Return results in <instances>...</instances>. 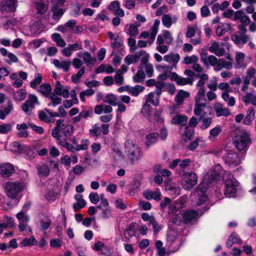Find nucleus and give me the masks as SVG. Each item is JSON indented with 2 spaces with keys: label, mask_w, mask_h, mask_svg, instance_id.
Segmentation results:
<instances>
[{
  "label": "nucleus",
  "mask_w": 256,
  "mask_h": 256,
  "mask_svg": "<svg viewBox=\"0 0 256 256\" xmlns=\"http://www.w3.org/2000/svg\"><path fill=\"white\" fill-rule=\"evenodd\" d=\"M56 126L52 130V135L56 140L57 143L61 145L69 140L75 144L74 138L60 132V128L63 126L62 125V120H56Z\"/></svg>",
  "instance_id": "5"
},
{
  "label": "nucleus",
  "mask_w": 256,
  "mask_h": 256,
  "mask_svg": "<svg viewBox=\"0 0 256 256\" xmlns=\"http://www.w3.org/2000/svg\"><path fill=\"white\" fill-rule=\"evenodd\" d=\"M196 76L197 78H200L196 84V88L204 87L205 81L208 78V75L205 73H198Z\"/></svg>",
  "instance_id": "45"
},
{
  "label": "nucleus",
  "mask_w": 256,
  "mask_h": 256,
  "mask_svg": "<svg viewBox=\"0 0 256 256\" xmlns=\"http://www.w3.org/2000/svg\"><path fill=\"white\" fill-rule=\"evenodd\" d=\"M54 92L58 96H62L64 98H68L70 96V92L67 87L62 85L59 81H56L54 84Z\"/></svg>",
  "instance_id": "13"
},
{
  "label": "nucleus",
  "mask_w": 256,
  "mask_h": 256,
  "mask_svg": "<svg viewBox=\"0 0 256 256\" xmlns=\"http://www.w3.org/2000/svg\"><path fill=\"white\" fill-rule=\"evenodd\" d=\"M198 181V177L195 173H186L182 182V185L184 188L186 190L192 189L196 184Z\"/></svg>",
  "instance_id": "8"
},
{
  "label": "nucleus",
  "mask_w": 256,
  "mask_h": 256,
  "mask_svg": "<svg viewBox=\"0 0 256 256\" xmlns=\"http://www.w3.org/2000/svg\"><path fill=\"white\" fill-rule=\"evenodd\" d=\"M189 96L190 93L184 90H180L176 96L175 101L178 104H182L184 100L189 97Z\"/></svg>",
  "instance_id": "31"
},
{
  "label": "nucleus",
  "mask_w": 256,
  "mask_h": 256,
  "mask_svg": "<svg viewBox=\"0 0 256 256\" xmlns=\"http://www.w3.org/2000/svg\"><path fill=\"white\" fill-rule=\"evenodd\" d=\"M140 26V24L136 22L133 24L126 26V32L130 36H136L138 34V28Z\"/></svg>",
  "instance_id": "39"
},
{
  "label": "nucleus",
  "mask_w": 256,
  "mask_h": 256,
  "mask_svg": "<svg viewBox=\"0 0 256 256\" xmlns=\"http://www.w3.org/2000/svg\"><path fill=\"white\" fill-rule=\"evenodd\" d=\"M180 59L178 54L170 53L164 56V61L166 62L173 66H175Z\"/></svg>",
  "instance_id": "20"
},
{
  "label": "nucleus",
  "mask_w": 256,
  "mask_h": 256,
  "mask_svg": "<svg viewBox=\"0 0 256 256\" xmlns=\"http://www.w3.org/2000/svg\"><path fill=\"white\" fill-rule=\"evenodd\" d=\"M22 110L27 115H30L32 110L34 108V106L26 100L22 106Z\"/></svg>",
  "instance_id": "54"
},
{
  "label": "nucleus",
  "mask_w": 256,
  "mask_h": 256,
  "mask_svg": "<svg viewBox=\"0 0 256 256\" xmlns=\"http://www.w3.org/2000/svg\"><path fill=\"white\" fill-rule=\"evenodd\" d=\"M176 17L172 16L168 14H164L162 17V24L166 28H170L172 24L176 22Z\"/></svg>",
  "instance_id": "24"
},
{
  "label": "nucleus",
  "mask_w": 256,
  "mask_h": 256,
  "mask_svg": "<svg viewBox=\"0 0 256 256\" xmlns=\"http://www.w3.org/2000/svg\"><path fill=\"white\" fill-rule=\"evenodd\" d=\"M82 59L83 63L84 62L88 66L94 65L96 62V58L92 56L88 52H84Z\"/></svg>",
  "instance_id": "30"
},
{
  "label": "nucleus",
  "mask_w": 256,
  "mask_h": 256,
  "mask_svg": "<svg viewBox=\"0 0 256 256\" xmlns=\"http://www.w3.org/2000/svg\"><path fill=\"white\" fill-rule=\"evenodd\" d=\"M136 223H132L129 225L128 228L124 231V234L126 240H129L132 237L135 236L136 232Z\"/></svg>",
  "instance_id": "35"
},
{
  "label": "nucleus",
  "mask_w": 256,
  "mask_h": 256,
  "mask_svg": "<svg viewBox=\"0 0 256 256\" xmlns=\"http://www.w3.org/2000/svg\"><path fill=\"white\" fill-rule=\"evenodd\" d=\"M230 29V24L227 23H224L217 27L216 32L218 36H220L225 32H228Z\"/></svg>",
  "instance_id": "49"
},
{
  "label": "nucleus",
  "mask_w": 256,
  "mask_h": 256,
  "mask_svg": "<svg viewBox=\"0 0 256 256\" xmlns=\"http://www.w3.org/2000/svg\"><path fill=\"white\" fill-rule=\"evenodd\" d=\"M34 79L30 82V86L32 88H36L42 82V76L39 73H36Z\"/></svg>",
  "instance_id": "61"
},
{
  "label": "nucleus",
  "mask_w": 256,
  "mask_h": 256,
  "mask_svg": "<svg viewBox=\"0 0 256 256\" xmlns=\"http://www.w3.org/2000/svg\"><path fill=\"white\" fill-rule=\"evenodd\" d=\"M114 80L116 84L118 86L122 85L124 83V78L123 73L120 70H118L116 72L114 77Z\"/></svg>",
  "instance_id": "57"
},
{
  "label": "nucleus",
  "mask_w": 256,
  "mask_h": 256,
  "mask_svg": "<svg viewBox=\"0 0 256 256\" xmlns=\"http://www.w3.org/2000/svg\"><path fill=\"white\" fill-rule=\"evenodd\" d=\"M89 132L92 136H98L100 135L101 133L106 135L109 132V125L108 124L100 125L98 124H96L89 130Z\"/></svg>",
  "instance_id": "12"
},
{
  "label": "nucleus",
  "mask_w": 256,
  "mask_h": 256,
  "mask_svg": "<svg viewBox=\"0 0 256 256\" xmlns=\"http://www.w3.org/2000/svg\"><path fill=\"white\" fill-rule=\"evenodd\" d=\"M166 72V74H161V80H166L168 76H170L172 80L177 82L179 76L175 72H171L172 67H167Z\"/></svg>",
  "instance_id": "40"
},
{
  "label": "nucleus",
  "mask_w": 256,
  "mask_h": 256,
  "mask_svg": "<svg viewBox=\"0 0 256 256\" xmlns=\"http://www.w3.org/2000/svg\"><path fill=\"white\" fill-rule=\"evenodd\" d=\"M197 93L194 98V101H206V90L205 87L197 88Z\"/></svg>",
  "instance_id": "48"
},
{
  "label": "nucleus",
  "mask_w": 256,
  "mask_h": 256,
  "mask_svg": "<svg viewBox=\"0 0 256 256\" xmlns=\"http://www.w3.org/2000/svg\"><path fill=\"white\" fill-rule=\"evenodd\" d=\"M209 50L218 56H222L224 54V48L220 47L219 44L215 42H212V46L209 48Z\"/></svg>",
  "instance_id": "26"
},
{
  "label": "nucleus",
  "mask_w": 256,
  "mask_h": 256,
  "mask_svg": "<svg viewBox=\"0 0 256 256\" xmlns=\"http://www.w3.org/2000/svg\"><path fill=\"white\" fill-rule=\"evenodd\" d=\"M244 54L240 52H236L235 56V60L236 62L235 68H245L246 66V64L244 62Z\"/></svg>",
  "instance_id": "25"
},
{
  "label": "nucleus",
  "mask_w": 256,
  "mask_h": 256,
  "mask_svg": "<svg viewBox=\"0 0 256 256\" xmlns=\"http://www.w3.org/2000/svg\"><path fill=\"white\" fill-rule=\"evenodd\" d=\"M173 42V38L170 32L168 30H163L162 36H161V44L166 42L168 44H170Z\"/></svg>",
  "instance_id": "47"
},
{
  "label": "nucleus",
  "mask_w": 256,
  "mask_h": 256,
  "mask_svg": "<svg viewBox=\"0 0 256 256\" xmlns=\"http://www.w3.org/2000/svg\"><path fill=\"white\" fill-rule=\"evenodd\" d=\"M232 42L237 44L240 48L246 44L249 39V36L247 34H233L231 36Z\"/></svg>",
  "instance_id": "16"
},
{
  "label": "nucleus",
  "mask_w": 256,
  "mask_h": 256,
  "mask_svg": "<svg viewBox=\"0 0 256 256\" xmlns=\"http://www.w3.org/2000/svg\"><path fill=\"white\" fill-rule=\"evenodd\" d=\"M144 89L143 86L140 85H136L134 87L130 88L129 93L134 96H137L139 94L142 92Z\"/></svg>",
  "instance_id": "58"
},
{
  "label": "nucleus",
  "mask_w": 256,
  "mask_h": 256,
  "mask_svg": "<svg viewBox=\"0 0 256 256\" xmlns=\"http://www.w3.org/2000/svg\"><path fill=\"white\" fill-rule=\"evenodd\" d=\"M74 198L76 200V202L74 203L72 206V208L74 211H78L86 206V202L83 198L82 194H75Z\"/></svg>",
  "instance_id": "23"
},
{
  "label": "nucleus",
  "mask_w": 256,
  "mask_h": 256,
  "mask_svg": "<svg viewBox=\"0 0 256 256\" xmlns=\"http://www.w3.org/2000/svg\"><path fill=\"white\" fill-rule=\"evenodd\" d=\"M62 125L63 126L60 128V132L72 137L74 132L72 126L64 124L63 120H62Z\"/></svg>",
  "instance_id": "41"
},
{
  "label": "nucleus",
  "mask_w": 256,
  "mask_h": 256,
  "mask_svg": "<svg viewBox=\"0 0 256 256\" xmlns=\"http://www.w3.org/2000/svg\"><path fill=\"white\" fill-rule=\"evenodd\" d=\"M26 90L21 88L14 92L13 97L16 100L22 101L26 98Z\"/></svg>",
  "instance_id": "50"
},
{
  "label": "nucleus",
  "mask_w": 256,
  "mask_h": 256,
  "mask_svg": "<svg viewBox=\"0 0 256 256\" xmlns=\"http://www.w3.org/2000/svg\"><path fill=\"white\" fill-rule=\"evenodd\" d=\"M158 136L159 134L158 133H152L147 135L146 145L148 146L158 141Z\"/></svg>",
  "instance_id": "53"
},
{
  "label": "nucleus",
  "mask_w": 256,
  "mask_h": 256,
  "mask_svg": "<svg viewBox=\"0 0 256 256\" xmlns=\"http://www.w3.org/2000/svg\"><path fill=\"white\" fill-rule=\"evenodd\" d=\"M171 179L168 178L165 181V190L170 194L172 196H177L180 194V188L176 186L174 184L170 183Z\"/></svg>",
  "instance_id": "19"
},
{
  "label": "nucleus",
  "mask_w": 256,
  "mask_h": 256,
  "mask_svg": "<svg viewBox=\"0 0 256 256\" xmlns=\"http://www.w3.org/2000/svg\"><path fill=\"white\" fill-rule=\"evenodd\" d=\"M14 110V105L12 100L7 102L6 105L4 110H0V119L4 120Z\"/></svg>",
  "instance_id": "22"
},
{
  "label": "nucleus",
  "mask_w": 256,
  "mask_h": 256,
  "mask_svg": "<svg viewBox=\"0 0 256 256\" xmlns=\"http://www.w3.org/2000/svg\"><path fill=\"white\" fill-rule=\"evenodd\" d=\"M198 213L194 210H187L182 214L183 220L186 224L190 223L198 218Z\"/></svg>",
  "instance_id": "18"
},
{
  "label": "nucleus",
  "mask_w": 256,
  "mask_h": 256,
  "mask_svg": "<svg viewBox=\"0 0 256 256\" xmlns=\"http://www.w3.org/2000/svg\"><path fill=\"white\" fill-rule=\"evenodd\" d=\"M186 198L184 197L180 198L172 204L170 208V210L171 212L174 213L178 210L182 208L186 202Z\"/></svg>",
  "instance_id": "28"
},
{
  "label": "nucleus",
  "mask_w": 256,
  "mask_h": 256,
  "mask_svg": "<svg viewBox=\"0 0 256 256\" xmlns=\"http://www.w3.org/2000/svg\"><path fill=\"white\" fill-rule=\"evenodd\" d=\"M152 108L146 102L142 105L141 112L144 117L148 118L150 122L154 120L158 122L160 120V112L158 111H155L153 116H152L150 112Z\"/></svg>",
  "instance_id": "11"
},
{
  "label": "nucleus",
  "mask_w": 256,
  "mask_h": 256,
  "mask_svg": "<svg viewBox=\"0 0 256 256\" xmlns=\"http://www.w3.org/2000/svg\"><path fill=\"white\" fill-rule=\"evenodd\" d=\"M188 120L187 116L178 114L174 116L172 122L174 124L185 126L187 124Z\"/></svg>",
  "instance_id": "37"
},
{
  "label": "nucleus",
  "mask_w": 256,
  "mask_h": 256,
  "mask_svg": "<svg viewBox=\"0 0 256 256\" xmlns=\"http://www.w3.org/2000/svg\"><path fill=\"white\" fill-rule=\"evenodd\" d=\"M222 98L226 102L229 106H233L235 104V98L234 96H230L228 92L224 91L222 93Z\"/></svg>",
  "instance_id": "44"
},
{
  "label": "nucleus",
  "mask_w": 256,
  "mask_h": 256,
  "mask_svg": "<svg viewBox=\"0 0 256 256\" xmlns=\"http://www.w3.org/2000/svg\"><path fill=\"white\" fill-rule=\"evenodd\" d=\"M36 170H38V174L41 177L48 176L50 173L48 166L44 164H41L37 166Z\"/></svg>",
  "instance_id": "38"
},
{
  "label": "nucleus",
  "mask_w": 256,
  "mask_h": 256,
  "mask_svg": "<svg viewBox=\"0 0 256 256\" xmlns=\"http://www.w3.org/2000/svg\"><path fill=\"white\" fill-rule=\"evenodd\" d=\"M143 195L148 200L152 199L156 200H160V193L158 190L152 192L146 190L144 192Z\"/></svg>",
  "instance_id": "34"
},
{
  "label": "nucleus",
  "mask_w": 256,
  "mask_h": 256,
  "mask_svg": "<svg viewBox=\"0 0 256 256\" xmlns=\"http://www.w3.org/2000/svg\"><path fill=\"white\" fill-rule=\"evenodd\" d=\"M85 72V68L84 66L78 71V72L72 76V80L75 84H78L80 82V79Z\"/></svg>",
  "instance_id": "59"
},
{
  "label": "nucleus",
  "mask_w": 256,
  "mask_h": 256,
  "mask_svg": "<svg viewBox=\"0 0 256 256\" xmlns=\"http://www.w3.org/2000/svg\"><path fill=\"white\" fill-rule=\"evenodd\" d=\"M25 184L19 182H9L6 184L4 190L6 196L10 198H16L22 192Z\"/></svg>",
  "instance_id": "3"
},
{
  "label": "nucleus",
  "mask_w": 256,
  "mask_h": 256,
  "mask_svg": "<svg viewBox=\"0 0 256 256\" xmlns=\"http://www.w3.org/2000/svg\"><path fill=\"white\" fill-rule=\"evenodd\" d=\"M52 11L53 13L52 18L55 20H58L64 12V10L57 5L52 7Z\"/></svg>",
  "instance_id": "42"
},
{
  "label": "nucleus",
  "mask_w": 256,
  "mask_h": 256,
  "mask_svg": "<svg viewBox=\"0 0 256 256\" xmlns=\"http://www.w3.org/2000/svg\"><path fill=\"white\" fill-rule=\"evenodd\" d=\"M117 97L113 94H108L103 98L104 102L112 106L116 105Z\"/></svg>",
  "instance_id": "52"
},
{
  "label": "nucleus",
  "mask_w": 256,
  "mask_h": 256,
  "mask_svg": "<svg viewBox=\"0 0 256 256\" xmlns=\"http://www.w3.org/2000/svg\"><path fill=\"white\" fill-rule=\"evenodd\" d=\"M76 20H70L65 23V26L67 28L68 32L78 34L83 30V28L81 26H76Z\"/></svg>",
  "instance_id": "17"
},
{
  "label": "nucleus",
  "mask_w": 256,
  "mask_h": 256,
  "mask_svg": "<svg viewBox=\"0 0 256 256\" xmlns=\"http://www.w3.org/2000/svg\"><path fill=\"white\" fill-rule=\"evenodd\" d=\"M14 171V166L10 164H4L0 166V174L4 177H8Z\"/></svg>",
  "instance_id": "21"
},
{
  "label": "nucleus",
  "mask_w": 256,
  "mask_h": 256,
  "mask_svg": "<svg viewBox=\"0 0 256 256\" xmlns=\"http://www.w3.org/2000/svg\"><path fill=\"white\" fill-rule=\"evenodd\" d=\"M206 101H195L194 112V114L202 118L206 117L208 113H210L212 109L206 103Z\"/></svg>",
  "instance_id": "7"
},
{
  "label": "nucleus",
  "mask_w": 256,
  "mask_h": 256,
  "mask_svg": "<svg viewBox=\"0 0 256 256\" xmlns=\"http://www.w3.org/2000/svg\"><path fill=\"white\" fill-rule=\"evenodd\" d=\"M223 158L225 164L230 166H238L240 162L238 154L232 150L227 152L224 156Z\"/></svg>",
  "instance_id": "10"
},
{
  "label": "nucleus",
  "mask_w": 256,
  "mask_h": 256,
  "mask_svg": "<svg viewBox=\"0 0 256 256\" xmlns=\"http://www.w3.org/2000/svg\"><path fill=\"white\" fill-rule=\"evenodd\" d=\"M221 132L222 129L219 126L214 127L210 130L208 138L211 140H214Z\"/></svg>",
  "instance_id": "56"
},
{
  "label": "nucleus",
  "mask_w": 256,
  "mask_h": 256,
  "mask_svg": "<svg viewBox=\"0 0 256 256\" xmlns=\"http://www.w3.org/2000/svg\"><path fill=\"white\" fill-rule=\"evenodd\" d=\"M37 91L46 97H48L51 93L52 88L48 84H43L38 86Z\"/></svg>",
  "instance_id": "36"
},
{
  "label": "nucleus",
  "mask_w": 256,
  "mask_h": 256,
  "mask_svg": "<svg viewBox=\"0 0 256 256\" xmlns=\"http://www.w3.org/2000/svg\"><path fill=\"white\" fill-rule=\"evenodd\" d=\"M16 129L19 131L16 136L20 138H27L28 136V132L26 130L28 128V124L22 123L16 125Z\"/></svg>",
  "instance_id": "27"
},
{
  "label": "nucleus",
  "mask_w": 256,
  "mask_h": 256,
  "mask_svg": "<svg viewBox=\"0 0 256 256\" xmlns=\"http://www.w3.org/2000/svg\"><path fill=\"white\" fill-rule=\"evenodd\" d=\"M198 58L196 55H192L190 56H186L184 57L182 62L186 64H194L196 62H198Z\"/></svg>",
  "instance_id": "63"
},
{
  "label": "nucleus",
  "mask_w": 256,
  "mask_h": 256,
  "mask_svg": "<svg viewBox=\"0 0 256 256\" xmlns=\"http://www.w3.org/2000/svg\"><path fill=\"white\" fill-rule=\"evenodd\" d=\"M214 109L218 117L222 116H228L230 114V112L228 108L224 106L220 102L215 103L214 106Z\"/></svg>",
  "instance_id": "14"
},
{
  "label": "nucleus",
  "mask_w": 256,
  "mask_h": 256,
  "mask_svg": "<svg viewBox=\"0 0 256 256\" xmlns=\"http://www.w3.org/2000/svg\"><path fill=\"white\" fill-rule=\"evenodd\" d=\"M162 90L167 92L170 94H173L175 92L176 88L173 84L161 82V91Z\"/></svg>",
  "instance_id": "51"
},
{
  "label": "nucleus",
  "mask_w": 256,
  "mask_h": 256,
  "mask_svg": "<svg viewBox=\"0 0 256 256\" xmlns=\"http://www.w3.org/2000/svg\"><path fill=\"white\" fill-rule=\"evenodd\" d=\"M139 51L134 54L128 55L124 58V62L128 65L136 63L139 60Z\"/></svg>",
  "instance_id": "43"
},
{
  "label": "nucleus",
  "mask_w": 256,
  "mask_h": 256,
  "mask_svg": "<svg viewBox=\"0 0 256 256\" xmlns=\"http://www.w3.org/2000/svg\"><path fill=\"white\" fill-rule=\"evenodd\" d=\"M240 242V240L238 236L236 234H231L228 242H226V246L230 248L232 247V244L236 243L239 244Z\"/></svg>",
  "instance_id": "60"
},
{
  "label": "nucleus",
  "mask_w": 256,
  "mask_h": 256,
  "mask_svg": "<svg viewBox=\"0 0 256 256\" xmlns=\"http://www.w3.org/2000/svg\"><path fill=\"white\" fill-rule=\"evenodd\" d=\"M53 64L58 68H62L64 72H66L69 70L71 62L68 60H62L60 62L56 59L54 60Z\"/></svg>",
  "instance_id": "29"
},
{
  "label": "nucleus",
  "mask_w": 256,
  "mask_h": 256,
  "mask_svg": "<svg viewBox=\"0 0 256 256\" xmlns=\"http://www.w3.org/2000/svg\"><path fill=\"white\" fill-rule=\"evenodd\" d=\"M35 6L40 14H44L48 10V6L43 1H40L35 3Z\"/></svg>",
  "instance_id": "55"
},
{
  "label": "nucleus",
  "mask_w": 256,
  "mask_h": 256,
  "mask_svg": "<svg viewBox=\"0 0 256 256\" xmlns=\"http://www.w3.org/2000/svg\"><path fill=\"white\" fill-rule=\"evenodd\" d=\"M224 173V170L219 164H215L208 170L194 193V195L198 197L196 202L198 206H202L206 201L208 198L206 190L210 187V184L214 180L223 178Z\"/></svg>",
  "instance_id": "1"
},
{
  "label": "nucleus",
  "mask_w": 256,
  "mask_h": 256,
  "mask_svg": "<svg viewBox=\"0 0 256 256\" xmlns=\"http://www.w3.org/2000/svg\"><path fill=\"white\" fill-rule=\"evenodd\" d=\"M36 224L37 228L42 231L48 230L52 224L50 218L44 214H39L36 218Z\"/></svg>",
  "instance_id": "9"
},
{
  "label": "nucleus",
  "mask_w": 256,
  "mask_h": 256,
  "mask_svg": "<svg viewBox=\"0 0 256 256\" xmlns=\"http://www.w3.org/2000/svg\"><path fill=\"white\" fill-rule=\"evenodd\" d=\"M240 188V184L235 178L227 179L225 182L224 194L226 197H234Z\"/></svg>",
  "instance_id": "6"
},
{
  "label": "nucleus",
  "mask_w": 256,
  "mask_h": 256,
  "mask_svg": "<svg viewBox=\"0 0 256 256\" xmlns=\"http://www.w3.org/2000/svg\"><path fill=\"white\" fill-rule=\"evenodd\" d=\"M208 60L209 62L208 63V66L210 65L213 66L216 71H220L222 68V66L220 59L218 60L214 56L210 57Z\"/></svg>",
  "instance_id": "32"
},
{
  "label": "nucleus",
  "mask_w": 256,
  "mask_h": 256,
  "mask_svg": "<svg viewBox=\"0 0 256 256\" xmlns=\"http://www.w3.org/2000/svg\"><path fill=\"white\" fill-rule=\"evenodd\" d=\"M48 96L52 100V104L53 106H56L62 102V98L58 97V95L54 92L50 93Z\"/></svg>",
  "instance_id": "64"
},
{
  "label": "nucleus",
  "mask_w": 256,
  "mask_h": 256,
  "mask_svg": "<svg viewBox=\"0 0 256 256\" xmlns=\"http://www.w3.org/2000/svg\"><path fill=\"white\" fill-rule=\"evenodd\" d=\"M250 142L248 134L245 132L238 131L235 133L232 137V142L239 150H246Z\"/></svg>",
  "instance_id": "2"
},
{
  "label": "nucleus",
  "mask_w": 256,
  "mask_h": 256,
  "mask_svg": "<svg viewBox=\"0 0 256 256\" xmlns=\"http://www.w3.org/2000/svg\"><path fill=\"white\" fill-rule=\"evenodd\" d=\"M160 90H156L147 95L146 102L154 106H158L160 100Z\"/></svg>",
  "instance_id": "15"
},
{
  "label": "nucleus",
  "mask_w": 256,
  "mask_h": 256,
  "mask_svg": "<svg viewBox=\"0 0 256 256\" xmlns=\"http://www.w3.org/2000/svg\"><path fill=\"white\" fill-rule=\"evenodd\" d=\"M254 112L253 109H249L246 116L244 119V123L246 125H250L254 120Z\"/></svg>",
  "instance_id": "62"
},
{
  "label": "nucleus",
  "mask_w": 256,
  "mask_h": 256,
  "mask_svg": "<svg viewBox=\"0 0 256 256\" xmlns=\"http://www.w3.org/2000/svg\"><path fill=\"white\" fill-rule=\"evenodd\" d=\"M139 59L141 58L140 66V68H143L146 64H150V63L148 62L149 54L148 53H146V51L143 50L139 51Z\"/></svg>",
  "instance_id": "46"
},
{
  "label": "nucleus",
  "mask_w": 256,
  "mask_h": 256,
  "mask_svg": "<svg viewBox=\"0 0 256 256\" xmlns=\"http://www.w3.org/2000/svg\"><path fill=\"white\" fill-rule=\"evenodd\" d=\"M242 100L246 104H251L256 106V94L250 92H246L242 97Z\"/></svg>",
  "instance_id": "33"
},
{
  "label": "nucleus",
  "mask_w": 256,
  "mask_h": 256,
  "mask_svg": "<svg viewBox=\"0 0 256 256\" xmlns=\"http://www.w3.org/2000/svg\"><path fill=\"white\" fill-rule=\"evenodd\" d=\"M124 146L127 156L132 162L138 160L142 156L140 147L132 140H126Z\"/></svg>",
  "instance_id": "4"
}]
</instances>
